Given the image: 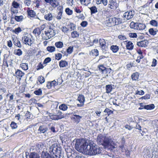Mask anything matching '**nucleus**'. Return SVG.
Segmentation results:
<instances>
[{"label": "nucleus", "mask_w": 158, "mask_h": 158, "mask_svg": "<svg viewBox=\"0 0 158 158\" xmlns=\"http://www.w3.org/2000/svg\"><path fill=\"white\" fill-rule=\"evenodd\" d=\"M97 142L99 144L103 145L105 148L112 150L115 148L114 143L112 140L100 134L98 136Z\"/></svg>", "instance_id": "obj_1"}, {"label": "nucleus", "mask_w": 158, "mask_h": 158, "mask_svg": "<svg viewBox=\"0 0 158 158\" xmlns=\"http://www.w3.org/2000/svg\"><path fill=\"white\" fill-rule=\"evenodd\" d=\"M87 140L83 139H77L75 144L76 149L80 152L85 154L88 146Z\"/></svg>", "instance_id": "obj_2"}, {"label": "nucleus", "mask_w": 158, "mask_h": 158, "mask_svg": "<svg viewBox=\"0 0 158 158\" xmlns=\"http://www.w3.org/2000/svg\"><path fill=\"white\" fill-rule=\"evenodd\" d=\"M61 148L57 144H53L49 148V152L52 155L54 158H60Z\"/></svg>", "instance_id": "obj_3"}, {"label": "nucleus", "mask_w": 158, "mask_h": 158, "mask_svg": "<svg viewBox=\"0 0 158 158\" xmlns=\"http://www.w3.org/2000/svg\"><path fill=\"white\" fill-rule=\"evenodd\" d=\"M55 34V31L50 26L47 29H45L44 33L42 34V39L44 40H48L54 36Z\"/></svg>", "instance_id": "obj_4"}, {"label": "nucleus", "mask_w": 158, "mask_h": 158, "mask_svg": "<svg viewBox=\"0 0 158 158\" xmlns=\"http://www.w3.org/2000/svg\"><path fill=\"white\" fill-rule=\"evenodd\" d=\"M89 145L85 154L88 155H95L101 153V150L98 146H94L92 144Z\"/></svg>", "instance_id": "obj_5"}, {"label": "nucleus", "mask_w": 158, "mask_h": 158, "mask_svg": "<svg viewBox=\"0 0 158 158\" xmlns=\"http://www.w3.org/2000/svg\"><path fill=\"white\" fill-rule=\"evenodd\" d=\"M22 42L26 45L31 46L34 42V40L30 34H25L22 38Z\"/></svg>", "instance_id": "obj_6"}, {"label": "nucleus", "mask_w": 158, "mask_h": 158, "mask_svg": "<svg viewBox=\"0 0 158 158\" xmlns=\"http://www.w3.org/2000/svg\"><path fill=\"white\" fill-rule=\"evenodd\" d=\"M13 60V56H4L3 60V64L8 67L9 66H12V61Z\"/></svg>", "instance_id": "obj_7"}, {"label": "nucleus", "mask_w": 158, "mask_h": 158, "mask_svg": "<svg viewBox=\"0 0 158 158\" xmlns=\"http://www.w3.org/2000/svg\"><path fill=\"white\" fill-rule=\"evenodd\" d=\"M49 116L50 118L53 120H58L64 118V114H62V112L58 111L57 114H52L49 113Z\"/></svg>", "instance_id": "obj_8"}, {"label": "nucleus", "mask_w": 158, "mask_h": 158, "mask_svg": "<svg viewBox=\"0 0 158 158\" xmlns=\"http://www.w3.org/2000/svg\"><path fill=\"white\" fill-rule=\"evenodd\" d=\"M135 14V12L133 10H130L124 13L123 18L124 20H127L133 18Z\"/></svg>", "instance_id": "obj_9"}, {"label": "nucleus", "mask_w": 158, "mask_h": 158, "mask_svg": "<svg viewBox=\"0 0 158 158\" xmlns=\"http://www.w3.org/2000/svg\"><path fill=\"white\" fill-rule=\"evenodd\" d=\"M109 22L112 25H115L120 24L122 23V19L120 18L113 17L110 18L109 19Z\"/></svg>", "instance_id": "obj_10"}, {"label": "nucleus", "mask_w": 158, "mask_h": 158, "mask_svg": "<svg viewBox=\"0 0 158 158\" xmlns=\"http://www.w3.org/2000/svg\"><path fill=\"white\" fill-rule=\"evenodd\" d=\"M99 47L101 49L105 52L107 49V46L106 45V42L104 39H100L99 40Z\"/></svg>", "instance_id": "obj_11"}, {"label": "nucleus", "mask_w": 158, "mask_h": 158, "mask_svg": "<svg viewBox=\"0 0 158 158\" xmlns=\"http://www.w3.org/2000/svg\"><path fill=\"white\" fill-rule=\"evenodd\" d=\"M77 100L80 103L77 104V106L78 107L83 106L84 105V102L85 101L84 96L82 94H79Z\"/></svg>", "instance_id": "obj_12"}, {"label": "nucleus", "mask_w": 158, "mask_h": 158, "mask_svg": "<svg viewBox=\"0 0 158 158\" xmlns=\"http://www.w3.org/2000/svg\"><path fill=\"white\" fill-rule=\"evenodd\" d=\"M118 6V4L116 1L110 0L108 5L109 7L114 10L116 9Z\"/></svg>", "instance_id": "obj_13"}, {"label": "nucleus", "mask_w": 158, "mask_h": 158, "mask_svg": "<svg viewBox=\"0 0 158 158\" xmlns=\"http://www.w3.org/2000/svg\"><path fill=\"white\" fill-rule=\"evenodd\" d=\"M148 44V42L147 40H142L140 42H138L137 45L138 46L141 47H145L147 46Z\"/></svg>", "instance_id": "obj_14"}, {"label": "nucleus", "mask_w": 158, "mask_h": 158, "mask_svg": "<svg viewBox=\"0 0 158 158\" xmlns=\"http://www.w3.org/2000/svg\"><path fill=\"white\" fill-rule=\"evenodd\" d=\"M72 117L73 119L77 123H79L82 118L81 116L76 114H73L72 115Z\"/></svg>", "instance_id": "obj_15"}, {"label": "nucleus", "mask_w": 158, "mask_h": 158, "mask_svg": "<svg viewBox=\"0 0 158 158\" xmlns=\"http://www.w3.org/2000/svg\"><path fill=\"white\" fill-rule=\"evenodd\" d=\"M13 42L15 46L19 48H21V43L17 37L13 38Z\"/></svg>", "instance_id": "obj_16"}, {"label": "nucleus", "mask_w": 158, "mask_h": 158, "mask_svg": "<svg viewBox=\"0 0 158 158\" xmlns=\"http://www.w3.org/2000/svg\"><path fill=\"white\" fill-rule=\"evenodd\" d=\"M41 158H52L50 155L46 151H44L42 153L41 156Z\"/></svg>", "instance_id": "obj_17"}, {"label": "nucleus", "mask_w": 158, "mask_h": 158, "mask_svg": "<svg viewBox=\"0 0 158 158\" xmlns=\"http://www.w3.org/2000/svg\"><path fill=\"white\" fill-rule=\"evenodd\" d=\"M50 4L52 7H56L60 5V3L57 0H52Z\"/></svg>", "instance_id": "obj_18"}, {"label": "nucleus", "mask_w": 158, "mask_h": 158, "mask_svg": "<svg viewBox=\"0 0 158 158\" xmlns=\"http://www.w3.org/2000/svg\"><path fill=\"white\" fill-rule=\"evenodd\" d=\"M135 25L137 27V30H143L145 29L146 27L145 25L144 24L140 23L135 24Z\"/></svg>", "instance_id": "obj_19"}, {"label": "nucleus", "mask_w": 158, "mask_h": 158, "mask_svg": "<svg viewBox=\"0 0 158 158\" xmlns=\"http://www.w3.org/2000/svg\"><path fill=\"white\" fill-rule=\"evenodd\" d=\"M15 74L16 75L21 78L25 74V73L22 72L21 70L17 69L15 72Z\"/></svg>", "instance_id": "obj_20"}, {"label": "nucleus", "mask_w": 158, "mask_h": 158, "mask_svg": "<svg viewBox=\"0 0 158 158\" xmlns=\"http://www.w3.org/2000/svg\"><path fill=\"white\" fill-rule=\"evenodd\" d=\"M44 18L47 20L50 21L52 19L53 16L52 14L50 13H49L45 15L44 16Z\"/></svg>", "instance_id": "obj_21"}, {"label": "nucleus", "mask_w": 158, "mask_h": 158, "mask_svg": "<svg viewBox=\"0 0 158 158\" xmlns=\"http://www.w3.org/2000/svg\"><path fill=\"white\" fill-rule=\"evenodd\" d=\"M126 48L127 49L131 50L133 49L134 45L133 43L131 41H128L126 44Z\"/></svg>", "instance_id": "obj_22"}, {"label": "nucleus", "mask_w": 158, "mask_h": 158, "mask_svg": "<svg viewBox=\"0 0 158 158\" xmlns=\"http://www.w3.org/2000/svg\"><path fill=\"white\" fill-rule=\"evenodd\" d=\"M47 130V128L44 126H40L38 129L39 131L41 133H44Z\"/></svg>", "instance_id": "obj_23"}, {"label": "nucleus", "mask_w": 158, "mask_h": 158, "mask_svg": "<svg viewBox=\"0 0 158 158\" xmlns=\"http://www.w3.org/2000/svg\"><path fill=\"white\" fill-rule=\"evenodd\" d=\"M68 65V62L65 60H61L59 62V66L60 67H65Z\"/></svg>", "instance_id": "obj_24"}, {"label": "nucleus", "mask_w": 158, "mask_h": 158, "mask_svg": "<svg viewBox=\"0 0 158 158\" xmlns=\"http://www.w3.org/2000/svg\"><path fill=\"white\" fill-rule=\"evenodd\" d=\"M139 73L138 72H136L133 73L131 75L132 79L135 81L137 80L139 78Z\"/></svg>", "instance_id": "obj_25"}, {"label": "nucleus", "mask_w": 158, "mask_h": 158, "mask_svg": "<svg viewBox=\"0 0 158 158\" xmlns=\"http://www.w3.org/2000/svg\"><path fill=\"white\" fill-rule=\"evenodd\" d=\"M96 1L98 4L102 3L104 6H106L107 4V0H96Z\"/></svg>", "instance_id": "obj_26"}, {"label": "nucleus", "mask_w": 158, "mask_h": 158, "mask_svg": "<svg viewBox=\"0 0 158 158\" xmlns=\"http://www.w3.org/2000/svg\"><path fill=\"white\" fill-rule=\"evenodd\" d=\"M20 67L24 70H27L28 69V64L27 63H22L20 64Z\"/></svg>", "instance_id": "obj_27"}, {"label": "nucleus", "mask_w": 158, "mask_h": 158, "mask_svg": "<svg viewBox=\"0 0 158 158\" xmlns=\"http://www.w3.org/2000/svg\"><path fill=\"white\" fill-rule=\"evenodd\" d=\"M106 92L107 93H109L112 90L113 86L110 85H108L106 86Z\"/></svg>", "instance_id": "obj_28"}, {"label": "nucleus", "mask_w": 158, "mask_h": 158, "mask_svg": "<svg viewBox=\"0 0 158 158\" xmlns=\"http://www.w3.org/2000/svg\"><path fill=\"white\" fill-rule=\"evenodd\" d=\"M158 30L156 29H154L152 28H151L149 30V33L152 35H155L156 34V32Z\"/></svg>", "instance_id": "obj_29"}, {"label": "nucleus", "mask_w": 158, "mask_h": 158, "mask_svg": "<svg viewBox=\"0 0 158 158\" xmlns=\"http://www.w3.org/2000/svg\"><path fill=\"white\" fill-rule=\"evenodd\" d=\"M55 46L58 48H61L63 46V44L62 42L58 41L55 43Z\"/></svg>", "instance_id": "obj_30"}, {"label": "nucleus", "mask_w": 158, "mask_h": 158, "mask_svg": "<svg viewBox=\"0 0 158 158\" xmlns=\"http://www.w3.org/2000/svg\"><path fill=\"white\" fill-rule=\"evenodd\" d=\"M99 70L103 73H106L107 70L106 68L103 65H100L99 67Z\"/></svg>", "instance_id": "obj_31"}, {"label": "nucleus", "mask_w": 158, "mask_h": 158, "mask_svg": "<svg viewBox=\"0 0 158 158\" xmlns=\"http://www.w3.org/2000/svg\"><path fill=\"white\" fill-rule=\"evenodd\" d=\"M30 158H40V156L37 153L31 152L29 155Z\"/></svg>", "instance_id": "obj_32"}, {"label": "nucleus", "mask_w": 158, "mask_h": 158, "mask_svg": "<svg viewBox=\"0 0 158 158\" xmlns=\"http://www.w3.org/2000/svg\"><path fill=\"white\" fill-rule=\"evenodd\" d=\"M81 3L85 6L88 5L90 3V0H80Z\"/></svg>", "instance_id": "obj_33"}, {"label": "nucleus", "mask_w": 158, "mask_h": 158, "mask_svg": "<svg viewBox=\"0 0 158 158\" xmlns=\"http://www.w3.org/2000/svg\"><path fill=\"white\" fill-rule=\"evenodd\" d=\"M59 108L61 110L65 111L68 109V106L65 104H62L60 106Z\"/></svg>", "instance_id": "obj_34"}, {"label": "nucleus", "mask_w": 158, "mask_h": 158, "mask_svg": "<svg viewBox=\"0 0 158 158\" xmlns=\"http://www.w3.org/2000/svg\"><path fill=\"white\" fill-rule=\"evenodd\" d=\"M55 50V48L53 46H48L47 48V50L50 52H54Z\"/></svg>", "instance_id": "obj_35"}, {"label": "nucleus", "mask_w": 158, "mask_h": 158, "mask_svg": "<svg viewBox=\"0 0 158 158\" xmlns=\"http://www.w3.org/2000/svg\"><path fill=\"white\" fill-rule=\"evenodd\" d=\"M71 35L72 38H76L79 36V33L76 31H74L71 32Z\"/></svg>", "instance_id": "obj_36"}, {"label": "nucleus", "mask_w": 158, "mask_h": 158, "mask_svg": "<svg viewBox=\"0 0 158 158\" xmlns=\"http://www.w3.org/2000/svg\"><path fill=\"white\" fill-rule=\"evenodd\" d=\"M28 14L29 16L31 17H33L35 16V12L32 10H30L28 11Z\"/></svg>", "instance_id": "obj_37"}, {"label": "nucleus", "mask_w": 158, "mask_h": 158, "mask_svg": "<svg viewBox=\"0 0 158 158\" xmlns=\"http://www.w3.org/2000/svg\"><path fill=\"white\" fill-rule=\"evenodd\" d=\"M155 106L153 104H151L147 105H145L144 109L147 110H151L154 108Z\"/></svg>", "instance_id": "obj_38"}, {"label": "nucleus", "mask_w": 158, "mask_h": 158, "mask_svg": "<svg viewBox=\"0 0 158 158\" xmlns=\"http://www.w3.org/2000/svg\"><path fill=\"white\" fill-rule=\"evenodd\" d=\"M110 49L113 52H116L118 51L119 48L116 45H112L110 47Z\"/></svg>", "instance_id": "obj_39"}, {"label": "nucleus", "mask_w": 158, "mask_h": 158, "mask_svg": "<svg viewBox=\"0 0 158 158\" xmlns=\"http://www.w3.org/2000/svg\"><path fill=\"white\" fill-rule=\"evenodd\" d=\"M33 32L34 34H37V35H38L41 33L40 29L39 28H35L33 30Z\"/></svg>", "instance_id": "obj_40"}, {"label": "nucleus", "mask_w": 158, "mask_h": 158, "mask_svg": "<svg viewBox=\"0 0 158 158\" xmlns=\"http://www.w3.org/2000/svg\"><path fill=\"white\" fill-rule=\"evenodd\" d=\"M51 86L52 87H55V86L57 85L59 83H60V84L61 83V82H59V81L58 80L57 81V82H56L54 80L52 81H51Z\"/></svg>", "instance_id": "obj_41"}, {"label": "nucleus", "mask_w": 158, "mask_h": 158, "mask_svg": "<svg viewBox=\"0 0 158 158\" xmlns=\"http://www.w3.org/2000/svg\"><path fill=\"white\" fill-rule=\"evenodd\" d=\"M23 16L22 15L16 16L15 18V20L18 22H20L22 21L23 19Z\"/></svg>", "instance_id": "obj_42"}, {"label": "nucleus", "mask_w": 158, "mask_h": 158, "mask_svg": "<svg viewBox=\"0 0 158 158\" xmlns=\"http://www.w3.org/2000/svg\"><path fill=\"white\" fill-rule=\"evenodd\" d=\"M15 53L18 56H20L22 54V51L20 49L15 50Z\"/></svg>", "instance_id": "obj_43"}, {"label": "nucleus", "mask_w": 158, "mask_h": 158, "mask_svg": "<svg viewBox=\"0 0 158 158\" xmlns=\"http://www.w3.org/2000/svg\"><path fill=\"white\" fill-rule=\"evenodd\" d=\"M128 35L130 38H136L137 37V34L135 33L130 32L128 33Z\"/></svg>", "instance_id": "obj_44"}, {"label": "nucleus", "mask_w": 158, "mask_h": 158, "mask_svg": "<svg viewBox=\"0 0 158 158\" xmlns=\"http://www.w3.org/2000/svg\"><path fill=\"white\" fill-rule=\"evenodd\" d=\"M38 80L40 82V84H42L44 82L45 79L44 77L40 76L38 77Z\"/></svg>", "instance_id": "obj_45"}, {"label": "nucleus", "mask_w": 158, "mask_h": 158, "mask_svg": "<svg viewBox=\"0 0 158 158\" xmlns=\"http://www.w3.org/2000/svg\"><path fill=\"white\" fill-rule=\"evenodd\" d=\"M91 13H94L97 12V8L95 6H93L90 8Z\"/></svg>", "instance_id": "obj_46"}, {"label": "nucleus", "mask_w": 158, "mask_h": 158, "mask_svg": "<svg viewBox=\"0 0 158 158\" xmlns=\"http://www.w3.org/2000/svg\"><path fill=\"white\" fill-rule=\"evenodd\" d=\"M65 11L66 14L69 15H71L73 14V10L70 9L69 8H67L65 9Z\"/></svg>", "instance_id": "obj_47"}, {"label": "nucleus", "mask_w": 158, "mask_h": 158, "mask_svg": "<svg viewBox=\"0 0 158 158\" xmlns=\"http://www.w3.org/2000/svg\"><path fill=\"white\" fill-rule=\"evenodd\" d=\"M150 23L152 25L157 27V22L155 20H152L150 22Z\"/></svg>", "instance_id": "obj_48"}, {"label": "nucleus", "mask_w": 158, "mask_h": 158, "mask_svg": "<svg viewBox=\"0 0 158 158\" xmlns=\"http://www.w3.org/2000/svg\"><path fill=\"white\" fill-rule=\"evenodd\" d=\"M22 30L20 27H18L15 28L14 30H13V31L16 34H18L19 33L21 32Z\"/></svg>", "instance_id": "obj_49"}, {"label": "nucleus", "mask_w": 158, "mask_h": 158, "mask_svg": "<svg viewBox=\"0 0 158 158\" xmlns=\"http://www.w3.org/2000/svg\"><path fill=\"white\" fill-rule=\"evenodd\" d=\"M55 59L58 60H60L62 58V54L60 53L55 54Z\"/></svg>", "instance_id": "obj_50"}, {"label": "nucleus", "mask_w": 158, "mask_h": 158, "mask_svg": "<svg viewBox=\"0 0 158 158\" xmlns=\"http://www.w3.org/2000/svg\"><path fill=\"white\" fill-rule=\"evenodd\" d=\"M12 6L13 7L17 8L19 7V4L16 2L14 1L12 3Z\"/></svg>", "instance_id": "obj_51"}, {"label": "nucleus", "mask_w": 158, "mask_h": 158, "mask_svg": "<svg viewBox=\"0 0 158 158\" xmlns=\"http://www.w3.org/2000/svg\"><path fill=\"white\" fill-rule=\"evenodd\" d=\"M35 94L38 95H41L42 94V91L41 89H39L38 90L34 91Z\"/></svg>", "instance_id": "obj_52"}, {"label": "nucleus", "mask_w": 158, "mask_h": 158, "mask_svg": "<svg viewBox=\"0 0 158 158\" xmlns=\"http://www.w3.org/2000/svg\"><path fill=\"white\" fill-rule=\"evenodd\" d=\"M73 47L70 46L67 49V52L69 54H71L73 51Z\"/></svg>", "instance_id": "obj_53"}, {"label": "nucleus", "mask_w": 158, "mask_h": 158, "mask_svg": "<svg viewBox=\"0 0 158 158\" xmlns=\"http://www.w3.org/2000/svg\"><path fill=\"white\" fill-rule=\"evenodd\" d=\"M69 26L71 31L74 30L76 29V25L73 23H70Z\"/></svg>", "instance_id": "obj_54"}, {"label": "nucleus", "mask_w": 158, "mask_h": 158, "mask_svg": "<svg viewBox=\"0 0 158 158\" xmlns=\"http://www.w3.org/2000/svg\"><path fill=\"white\" fill-rule=\"evenodd\" d=\"M31 3V0H24V3L27 6H29Z\"/></svg>", "instance_id": "obj_55"}, {"label": "nucleus", "mask_w": 158, "mask_h": 158, "mask_svg": "<svg viewBox=\"0 0 158 158\" xmlns=\"http://www.w3.org/2000/svg\"><path fill=\"white\" fill-rule=\"evenodd\" d=\"M62 13L60 12H58L57 15L56 17V18L58 20H60L62 18Z\"/></svg>", "instance_id": "obj_56"}, {"label": "nucleus", "mask_w": 158, "mask_h": 158, "mask_svg": "<svg viewBox=\"0 0 158 158\" xmlns=\"http://www.w3.org/2000/svg\"><path fill=\"white\" fill-rule=\"evenodd\" d=\"M51 60V59L50 57L46 58L44 61V64H46L49 62Z\"/></svg>", "instance_id": "obj_57"}, {"label": "nucleus", "mask_w": 158, "mask_h": 158, "mask_svg": "<svg viewBox=\"0 0 158 158\" xmlns=\"http://www.w3.org/2000/svg\"><path fill=\"white\" fill-rule=\"evenodd\" d=\"M61 29L62 31L64 33L67 32L69 30L68 28L64 27H62Z\"/></svg>", "instance_id": "obj_58"}, {"label": "nucleus", "mask_w": 158, "mask_h": 158, "mask_svg": "<svg viewBox=\"0 0 158 158\" xmlns=\"http://www.w3.org/2000/svg\"><path fill=\"white\" fill-rule=\"evenodd\" d=\"M10 126L12 129H15L17 127L16 124L14 122H12L11 123Z\"/></svg>", "instance_id": "obj_59"}, {"label": "nucleus", "mask_w": 158, "mask_h": 158, "mask_svg": "<svg viewBox=\"0 0 158 158\" xmlns=\"http://www.w3.org/2000/svg\"><path fill=\"white\" fill-rule=\"evenodd\" d=\"M135 94L137 95H143L144 94V92L142 90L137 91H136Z\"/></svg>", "instance_id": "obj_60"}, {"label": "nucleus", "mask_w": 158, "mask_h": 158, "mask_svg": "<svg viewBox=\"0 0 158 158\" xmlns=\"http://www.w3.org/2000/svg\"><path fill=\"white\" fill-rule=\"evenodd\" d=\"M92 52L95 56H96L98 55V51L97 49H94L92 50Z\"/></svg>", "instance_id": "obj_61"}, {"label": "nucleus", "mask_w": 158, "mask_h": 158, "mask_svg": "<svg viewBox=\"0 0 158 158\" xmlns=\"http://www.w3.org/2000/svg\"><path fill=\"white\" fill-rule=\"evenodd\" d=\"M119 39L121 40H124L126 39V36L124 35H120L118 36Z\"/></svg>", "instance_id": "obj_62"}, {"label": "nucleus", "mask_w": 158, "mask_h": 158, "mask_svg": "<svg viewBox=\"0 0 158 158\" xmlns=\"http://www.w3.org/2000/svg\"><path fill=\"white\" fill-rule=\"evenodd\" d=\"M104 112L105 113H108V114L112 113V111L109 109L108 108H106L104 110Z\"/></svg>", "instance_id": "obj_63"}, {"label": "nucleus", "mask_w": 158, "mask_h": 158, "mask_svg": "<svg viewBox=\"0 0 158 158\" xmlns=\"http://www.w3.org/2000/svg\"><path fill=\"white\" fill-rule=\"evenodd\" d=\"M142 98L143 99H147L150 98V95L149 94H146L144 96L142 97Z\"/></svg>", "instance_id": "obj_64"}]
</instances>
